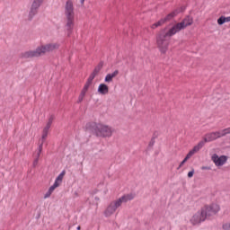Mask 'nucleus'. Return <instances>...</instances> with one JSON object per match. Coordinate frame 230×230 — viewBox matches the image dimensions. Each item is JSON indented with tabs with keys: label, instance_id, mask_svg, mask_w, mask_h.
I'll return each instance as SVG.
<instances>
[{
	"label": "nucleus",
	"instance_id": "obj_1",
	"mask_svg": "<svg viewBox=\"0 0 230 230\" xmlns=\"http://www.w3.org/2000/svg\"><path fill=\"white\" fill-rule=\"evenodd\" d=\"M193 24V18L186 16L181 22L174 24L169 29L168 32H162L156 40L157 46L162 53H166L168 49V44L170 43V37H173L176 33H179L184 28L191 26Z\"/></svg>",
	"mask_w": 230,
	"mask_h": 230
},
{
	"label": "nucleus",
	"instance_id": "obj_2",
	"mask_svg": "<svg viewBox=\"0 0 230 230\" xmlns=\"http://www.w3.org/2000/svg\"><path fill=\"white\" fill-rule=\"evenodd\" d=\"M65 30L67 37H71L73 30H75V4L73 0H67L65 4Z\"/></svg>",
	"mask_w": 230,
	"mask_h": 230
},
{
	"label": "nucleus",
	"instance_id": "obj_3",
	"mask_svg": "<svg viewBox=\"0 0 230 230\" xmlns=\"http://www.w3.org/2000/svg\"><path fill=\"white\" fill-rule=\"evenodd\" d=\"M133 199H134V194L130 193V194H126L111 201L107 207V208L105 209L104 216L112 217V215L116 213V210L118 209V208H120L121 204H125L128 202V200H133Z\"/></svg>",
	"mask_w": 230,
	"mask_h": 230
},
{
	"label": "nucleus",
	"instance_id": "obj_4",
	"mask_svg": "<svg viewBox=\"0 0 230 230\" xmlns=\"http://www.w3.org/2000/svg\"><path fill=\"white\" fill-rule=\"evenodd\" d=\"M92 127L97 137H111L112 136V128L108 125L94 123Z\"/></svg>",
	"mask_w": 230,
	"mask_h": 230
},
{
	"label": "nucleus",
	"instance_id": "obj_5",
	"mask_svg": "<svg viewBox=\"0 0 230 230\" xmlns=\"http://www.w3.org/2000/svg\"><path fill=\"white\" fill-rule=\"evenodd\" d=\"M230 134V128L221 129L219 131L210 132L205 135L203 140L199 141V143H203V146L206 143H211V141H217V139H220V137H224V136H227Z\"/></svg>",
	"mask_w": 230,
	"mask_h": 230
},
{
	"label": "nucleus",
	"instance_id": "obj_6",
	"mask_svg": "<svg viewBox=\"0 0 230 230\" xmlns=\"http://www.w3.org/2000/svg\"><path fill=\"white\" fill-rule=\"evenodd\" d=\"M205 218H209L211 217H215L218 211H220V206L217 203H212L211 205H206L201 208Z\"/></svg>",
	"mask_w": 230,
	"mask_h": 230
},
{
	"label": "nucleus",
	"instance_id": "obj_7",
	"mask_svg": "<svg viewBox=\"0 0 230 230\" xmlns=\"http://www.w3.org/2000/svg\"><path fill=\"white\" fill-rule=\"evenodd\" d=\"M46 55V50L44 49V46L40 45L36 48L34 50H29L22 54L23 58H38L39 57H42Z\"/></svg>",
	"mask_w": 230,
	"mask_h": 230
},
{
	"label": "nucleus",
	"instance_id": "obj_8",
	"mask_svg": "<svg viewBox=\"0 0 230 230\" xmlns=\"http://www.w3.org/2000/svg\"><path fill=\"white\" fill-rule=\"evenodd\" d=\"M184 10H186V7H181V9H177V10L173 11L172 13H169L165 18H163L160 21H158L157 22L151 25V28L153 30H155V28H159V26H163V24H164V22H166L167 21H172V19H173V17H175V15H177V13H180V12H184Z\"/></svg>",
	"mask_w": 230,
	"mask_h": 230
},
{
	"label": "nucleus",
	"instance_id": "obj_9",
	"mask_svg": "<svg viewBox=\"0 0 230 230\" xmlns=\"http://www.w3.org/2000/svg\"><path fill=\"white\" fill-rule=\"evenodd\" d=\"M204 147V142H199L198 145H196L185 156V158L183 159V161L181 162L178 170L180 168H182V166H184V164L186 163V161H188V159H190V157H193V155H195V154H197V152L202 150V148Z\"/></svg>",
	"mask_w": 230,
	"mask_h": 230
},
{
	"label": "nucleus",
	"instance_id": "obj_10",
	"mask_svg": "<svg viewBox=\"0 0 230 230\" xmlns=\"http://www.w3.org/2000/svg\"><path fill=\"white\" fill-rule=\"evenodd\" d=\"M202 222H206V216L204 212H202V209H200L191 217L190 224H192V226H200Z\"/></svg>",
	"mask_w": 230,
	"mask_h": 230
},
{
	"label": "nucleus",
	"instance_id": "obj_11",
	"mask_svg": "<svg viewBox=\"0 0 230 230\" xmlns=\"http://www.w3.org/2000/svg\"><path fill=\"white\" fill-rule=\"evenodd\" d=\"M64 175H66V171H63L58 174V176L56 178L55 182L52 186L49 187V191L53 193L60 184H62V181L64 180Z\"/></svg>",
	"mask_w": 230,
	"mask_h": 230
},
{
	"label": "nucleus",
	"instance_id": "obj_12",
	"mask_svg": "<svg viewBox=\"0 0 230 230\" xmlns=\"http://www.w3.org/2000/svg\"><path fill=\"white\" fill-rule=\"evenodd\" d=\"M212 161L216 164V166H224L227 162V157L226 155L218 156L217 155H214L212 156Z\"/></svg>",
	"mask_w": 230,
	"mask_h": 230
},
{
	"label": "nucleus",
	"instance_id": "obj_13",
	"mask_svg": "<svg viewBox=\"0 0 230 230\" xmlns=\"http://www.w3.org/2000/svg\"><path fill=\"white\" fill-rule=\"evenodd\" d=\"M58 48H60V45L58 42L47 43L43 45L45 53H50L51 51H55V49H58Z\"/></svg>",
	"mask_w": 230,
	"mask_h": 230
},
{
	"label": "nucleus",
	"instance_id": "obj_14",
	"mask_svg": "<svg viewBox=\"0 0 230 230\" xmlns=\"http://www.w3.org/2000/svg\"><path fill=\"white\" fill-rule=\"evenodd\" d=\"M97 91L99 94H102V95L109 94V86H107V84H101Z\"/></svg>",
	"mask_w": 230,
	"mask_h": 230
},
{
	"label": "nucleus",
	"instance_id": "obj_15",
	"mask_svg": "<svg viewBox=\"0 0 230 230\" xmlns=\"http://www.w3.org/2000/svg\"><path fill=\"white\" fill-rule=\"evenodd\" d=\"M37 13H39V9L31 6L27 20L33 21V17H35V15H37Z\"/></svg>",
	"mask_w": 230,
	"mask_h": 230
},
{
	"label": "nucleus",
	"instance_id": "obj_16",
	"mask_svg": "<svg viewBox=\"0 0 230 230\" xmlns=\"http://www.w3.org/2000/svg\"><path fill=\"white\" fill-rule=\"evenodd\" d=\"M119 75V71L118 70H115L113 73L111 74H107L106 76H105V79H104V82L106 83H111L112 82V79L113 78H116V75Z\"/></svg>",
	"mask_w": 230,
	"mask_h": 230
},
{
	"label": "nucleus",
	"instance_id": "obj_17",
	"mask_svg": "<svg viewBox=\"0 0 230 230\" xmlns=\"http://www.w3.org/2000/svg\"><path fill=\"white\" fill-rule=\"evenodd\" d=\"M226 22H230V16H228V17L220 16L217 19V24H219V26H222V24H226Z\"/></svg>",
	"mask_w": 230,
	"mask_h": 230
},
{
	"label": "nucleus",
	"instance_id": "obj_18",
	"mask_svg": "<svg viewBox=\"0 0 230 230\" xmlns=\"http://www.w3.org/2000/svg\"><path fill=\"white\" fill-rule=\"evenodd\" d=\"M42 3H44V0H33L31 6L32 8H36L39 10L40 8V6H42Z\"/></svg>",
	"mask_w": 230,
	"mask_h": 230
},
{
	"label": "nucleus",
	"instance_id": "obj_19",
	"mask_svg": "<svg viewBox=\"0 0 230 230\" xmlns=\"http://www.w3.org/2000/svg\"><path fill=\"white\" fill-rule=\"evenodd\" d=\"M49 132H48V131H43L42 132V136H41V143H40V145H42L43 146H44V141H46V139L48 138V134H49Z\"/></svg>",
	"mask_w": 230,
	"mask_h": 230
},
{
	"label": "nucleus",
	"instance_id": "obj_20",
	"mask_svg": "<svg viewBox=\"0 0 230 230\" xmlns=\"http://www.w3.org/2000/svg\"><path fill=\"white\" fill-rule=\"evenodd\" d=\"M42 148H43L42 144H40L38 150L36 151V157H38V159H40V154H42Z\"/></svg>",
	"mask_w": 230,
	"mask_h": 230
},
{
	"label": "nucleus",
	"instance_id": "obj_21",
	"mask_svg": "<svg viewBox=\"0 0 230 230\" xmlns=\"http://www.w3.org/2000/svg\"><path fill=\"white\" fill-rule=\"evenodd\" d=\"M55 119V116L51 115L49 118V120L47 122V125H49L51 127V125L53 124V121Z\"/></svg>",
	"mask_w": 230,
	"mask_h": 230
},
{
	"label": "nucleus",
	"instance_id": "obj_22",
	"mask_svg": "<svg viewBox=\"0 0 230 230\" xmlns=\"http://www.w3.org/2000/svg\"><path fill=\"white\" fill-rule=\"evenodd\" d=\"M84 98H85V95L84 93H80L77 103H82V102H84Z\"/></svg>",
	"mask_w": 230,
	"mask_h": 230
},
{
	"label": "nucleus",
	"instance_id": "obj_23",
	"mask_svg": "<svg viewBox=\"0 0 230 230\" xmlns=\"http://www.w3.org/2000/svg\"><path fill=\"white\" fill-rule=\"evenodd\" d=\"M223 229L224 230H230V223H225L223 225Z\"/></svg>",
	"mask_w": 230,
	"mask_h": 230
},
{
	"label": "nucleus",
	"instance_id": "obj_24",
	"mask_svg": "<svg viewBox=\"0 0 230 230\" xmlns=\"http://www.w3.org/2000/svg\"><path fill=\"white\" fill-rule=\"evenodd\" d=\"M94 78H96V75H94V74H91L90 75V76L88 77V80L90 81V82H93V80H94Z\"/></svg>",
	"mask_w": 230,
	"mask_h": 230
},
{
	"label": "nucleus",
	"instance_id": "obj_25",
	"mask_svg": "<svg viewBox=\"0 0 230 230\" xmlns=\"http://www.w3.org/2000/svg\"><path fill=\"white\" fill-rule=\"evenodd\" d=\"M49 128H51V126H49V124H46L45 128H43V131L49 132Z\"/></svg>",
	"mask_w": 230,
	"mask_h": 230
},
{
	"label": "nucleus",
	"instance_id": "obj_26",
	"mask_svg": "<svg viewBox=\"0 0 230 230\" xmlns=\"http://www.w3.org/2000/svg\"><path fill=\"white\" fill-rule=\"evenodd\" d=\"M194 173H195V170H193V169L190 172H188L189 179H191V177H193Z\"/></svg>",
	"mask_w": 230,
	"mask_h": 230
},
{
	"label": "nucleus",
	"instance_id": "obj_27",
	"mask_svg": "<svg viewBox=\"0 0 230 230\" xmlns=\"http://www.w3.org/2000/svg\"><path fill=\"white\" fill-rule=\"evenodd\" d=\"M102 67H103V64H102V63H100V64L95 67V70H97V71H102Z\"/></svg>",
	"mask_w": 230,
	"mask_h": 230
},
{
	"label": "nucleus",
	"instance_id": "obj_28",
	"mask_svg": "<svg viewBox=\"0 0 230 230\" xmlns=\"http://www.w3.org/2000/svg\"><path fill=\"white\" fill-rule=\"evenodd\" d=\"M51 197V192L49 190H48L45 195H44V199H49Z\"/></svg>",
	"mask_w": 230,
	"mask_h": 230
},
{
	"label": "nucleus",
	"instance_id": "obj_29",
	"mask_svg": "<svg viewBox=\"0 0 230 230\" xmlns=\"http://www.w3.org/2000/svg\"><path fill=\"white\" fill-rule=\"evenodd\" d=\"M33 167L35 168V166H37V164H39V157H36L33 161Z\"/></svg>",
	"mask_w": 230,
	"mask_h": 230
},
{
	"label": "nucleus",
	"instance_id": "obj_30",
	"mask_svg": "<svg viewBox=\"0 0 230 230\" xmlns=\"http://www.w3.org/2000/svg\"><path fill=\"white\" fill-rule=\"evenodd\" d=\"M98 73H100V71H99V70H96V68H94V70L92 72V74H93V75H97Z\"/></svg>",
	"mask_w": 230,
	"mask_h": 230
},
{
	"label": "nucleus",
	"instance_id": "obj_31",
	"mask_svg": "<svg viewBox=\"0 0 230 230\" xmlns=\"http://www.w3.org/2000/svg\"><path fill=\"white\" fill-rule=\"evenodd\" d=\"M201 170H211V167H209V166H202Z\"/></svg>",
	"mask_w": 230,
	"mask_h": 230
},
{
	"label": "nucleus",
	"instance_id": "obj_32",
	"mask_svg": "<svg viewBox=\"0 0 230 230\" xmlns=\"http://www.w3.org/2000/svg\"><path fill=\"white\" fill-rule=\"evenodd\" d=\"M85 84L91 87V84H93V81H89V79H87V82Z\"/></svg>",
	"mask_w": 230,
	"mask_h": 230
},
{
	"label": "nucleus",
	"instance_id": "obj_33",
	"mask_svg": "<svg viewBox=\"0 0 230 230\" xmlns=\"http://www.w3.org/2000/svg\"><path fill=\"white\" fill-rule=\"evenodd\" d=\"M87 93V90H85L84 88H83V90L81 91V94H84Z\"/></svg>",
	"mask_w": 230,
	"mask_h": 230
},
{
	"label": "nucleus",
	"instance_id": "obj_34",
	"mask_svg": "<svg viewBox=\"0 0 230 230\" xmlns=\"http://www.w3.org/2000/svg\"><path fill=\"white\" fill-rule=\"evenodd\" d=\"M80 3H81V5L84 6V3H85V0H79Z\"/></svg>",
	"mask_w": 230,
	"mask_h": 230
},
{
	"label": "nucleus",
	"instance_id": "obj_35",
	"mask_svg": "<svg viewBox=\"0 0 230 230\" xmlns=\"http://www.w3.org/2000/svg\"><path fill=\"white\" fill-rule=\"evenodd\" d=\"M84 87H86V88L89 89L90 86H89V84H84Z\"/></svg>",
	"mask_w": 230,
	"mask_h": 230
},
{
	"label": "nucleus",
	"instance_id": "obj_36",
	"mask_svg": "<svg viewBox=\"0 0 230 230\" xmlns=\"http://www.w3.org/2000/svg\"><path fill=\"white\" fill-rule=\"evenodd\" d=\"M84 89L89 91V88H87L86 86H84Z\"/></svg>",
	"mask_w": 230,
	"mask_h": 230
},
{
	"label": "nucleus",
	"instance_id": "obj_37",
	"mask_svg": "<svg viewBox=\"0 0 230 230\" xmlns=\"http://www.w3.org/2000/svg\"><path fill=\"white\" fill-rule=\"evenodd\" d=\"M95 200L98 202V200H100V199H99V198H97V197H95Z\"/></svg>",
	"mask_w": 230,
	"mask_h": 230
},
{
	"label": "nucleus",
	"instance_id": "obj_38",
	"mask_svg": "<svg viewBox=\"0 0 230 230\" xmlns=\"http://www.w3.org/2000/svg\"><path fill=\"white\" fill-rule=\"evenodd\" d=\"M81 229V227L80 226H77V230H80Z\"/></svg>",
	"mask_w": 230,
	"mask_h": 230
},
{
	"label": "nucleus",
	"instance_id": "obj_39",
	"mask_svg": "<svg viewBox=\"0 0 230 230\" xmlns=\"http://www.w3.org/2000/svg\"><path fill=\"white\" fill-rule=\"evenodd\" d=\"M150 145H154V143H150Z\"/></svg>",
	"mask_w": 230,
	"mask_h": 230
}]
</instances>
